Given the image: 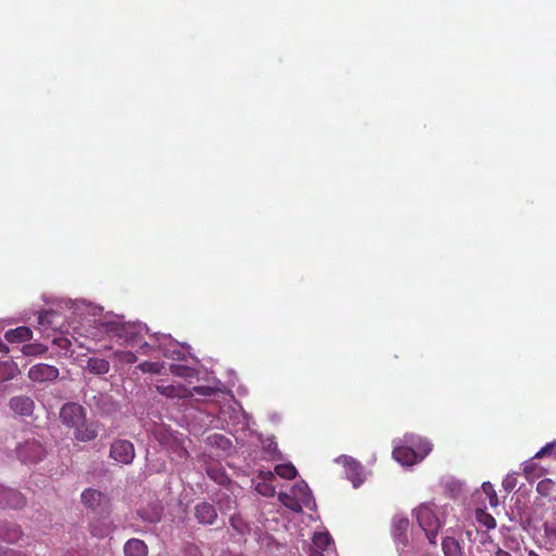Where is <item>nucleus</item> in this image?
<instances>
[{
	"label": "nucleus",
	"instance_id": "f257e3e1",
	"mask_svg": "<svg viewBox=\"0 0 556 556\" xmlns=\"http://www.w3.org/2000/svg\"><path fill=\"white\" fill-rule=\"evenodd\" d=\"M63 425L74 429V437L81 442H89L98 437V427L93 422H87L85 408L77 403H66L60 412Z\"/></svg>",
	"mask_w": 556,
	"mask_h": 556
},
{
	"label": "nucleus",
	"instance_id": "f03ea898",
	"mask_svg": "<svg viewBox=\"0 0 556 556\" xmlns=\"http://www.w3.org/2000/svg\"><path fill=\"white\" fill-rule=\"evenodd\" d=\"M416 518L420 528L425 531L429 543L435 544L441 522L434 513L433 504H421L416 508Z\"/></svg>",
	"mask_w": 556,
	"mask_h": 556
},
{
	"label": "nucleus",
	"instance_id": "7ed1b4c3",
	"mask_svg": "<svg viewBox=\"0 0 556 556\" xmlns=\"http://www.w3.org/2000/svg\"><path fill=\"white\" fill-rule=\"evenodd\" d=\"M17 458L24 464H36L46 456V448L36 438H27L16 446Z\"/></svg>",
	"mask_w": 556,
	"mask_h": 556
},
{
	"label": "nucleus",
	"instance_id": "20e7f679",
	"mask_svg": "<svg viewBox=\"0 0 556 556\" xmlns=\"http://www.w3.org/2000/svg\"><path fill=\"white\" fill-rule=\"evenodd\" d=\"M81 502L87 508L91 509L92 511H96L101 515L110 514L109 498L104 493L96 489H86L81 493Z\"/></svg>",
	"mask_w": 556,
	"mask_h": 556
},
{
	"label": "nucleus",
	"instance_id": "39448f33",
	"mask_svg": "<svg viewBox=\"0 0 556 556\" xmlns=\"http://www.w3.org/2000/svg\"><path fill=\"white\" fill-rule=\"evenodd\" d=\"M430 451L431 447L428 442L422 444V452L420 454L409 446L400 445L393 448L392 456L401 465L412 466L421 460Z\"/></svg>",
	"mask_w": 556,
	"mask_h": 556
},
{
	"label": "nucleus",
	"instance_id": "423d86ee",
	"mask_svg": "<svg viewBox=\"0 0 556 556\" xmlns=\"http://www.w3.org/2000/svg\"><path fill=\"white\" fill-rule=\"evenodd\" d=\"M110 457L119 464H130L135 458V446L130 441L116 440L111 445Z\"/></svg>",
	"mask_w": 556,
	"mask_h": 556
},
{
	"label": "nucleus",
	"instance_id": "0eeeda50",
	"mask_svg": "<svg viewBox=\"0 0 556 556\" xmlns=\"http://www.w3.org/2000/svg\"><path fill=\"white\" fill-rule=\"evenodd\" d=\"M59 369L48 364H37L29 368L28 378L35 382L53 381L59 377Z\"/></svg>",
	"mask_w": 556,
	"mask_h": 556
},
{
	"label": "nucleus",
	"instance_id": "6e6552de",
	"mask_svg": "<svg viewBox=\"0 0 556 556\" xmlns=\"http://www.w3.org/2000/svg\"><path fill=\"white\" fill-rule=\"evenodd\" d=\"M26 504L25 496L14 490L4 488L0 484V507L1 508H13V509H20L24 507Z\"/></svg>",
	"mask_w": 556,
	"mask_h": 556
},
{
	"label": "nucleus",
	"instance_id": "1a4fd4ad",
	"mask_svg": "<svg viewBox=\"0 0 556 556\" xmlns=\"http://www.w3.org/2000/svg\"><path fill=\"white\" fill-rule=\"evenodd\" d=\"M9 407L14 414L28 417L34 413L35 402L29 396L16 395L10 399Z\"/></svg>",
	"mask_w": 556,
	"mask_h": 556
},
{
	"label": "nucleus",
	"instance_id": "9d476101",
	"mask_svg": "<svg viewBox=\"0 0 556 556\" xmlns=\"http://www.w3.org/2000/svg\"><path fill=\"white\" fill-rule=\"evenodd\" d=\"M194 517L201 525H214L217 520V511L213 504L201 502L194 507Z\"/></svg>",
	"mask_w": 556,
	"mask_h": 556
},
{
	"label": "nucleus",
	"instance_id": "9b49d317",
	"mask_svg": "<svg viewBox=\"0 0 556 556\" xmlns=\"http://www.w3.org/2000/svg\"><path fill=\"white\" fill-rule=\"evenodd\" d=\"M409 528V520L404 516H395L392 520V536L394 541L403 545L407 542V530Z\"/></svg>",
	"mask_w": 556,
	"mask_h": 556
},
{
	"label": "nucleus",
	"instance_id": "f8f14e48",
	"mask_svg": "<svg viewBox=\"0 0 556 556\" xmlns=\"http://www.w3.org/2000/svg\"><path fill=\"white\" fill-rule=\"evenodd\" d=\"M21 528L11 521H0V539L8 543H17L22 539Z\"/></svg>",
	"mask_w": 556,
	"mask_h": 556
},
{
	"label": "nucleus",
	"instance_id": "ddd939ff",
	"mask_svg": "<svg viewBox=\"0 0 556 556\" xmlns=\"http://www.w3.org/2000/svg\"><path fill=\"white\" fill-rule=\"evenodd\" d=\"M155 388L157 392L161 394L167 396V397H186L190 393L189 391L184 388L182 386L178 384H172V383H164L163 381L161 383H156Z\"/></svg>",
	"mask_w": 556,
	"mask_h": 556
},
{
	"label": "nucleus",
	"instance_id": "4468645a",
	"mask_svg": "<svg viewBox=\"0 0 556 556\" xmlns=\"http://www.w3.org/2000/svg\"><path fill=\"white\" fill-rule=\"evenodd\" d=\"M33 331L26 326L10 329L5 332L4 338L9 342H25L31 339Z\"/></svg>",
	"mask_w": 556,
	"mask_h": 556
},
{
	"label": "nucleus",
	"instance_id": "2eb2a0df",
	"mask_svg": "<svg viewBox=\"0 0 556 556\" xmlns=\"http://www.w3.org/2000/svg\"><path fill=\"white\" fill-rule=\"evenodd\" d=\"M441 545L444 556H465L458 540L453 536H445Z\"/></svg>",
	"mask_w": 556,
	"mask_h": 556
},
{
	"label": "nucleus",
	"instance_id": "dca6fc26",
	"mask_svg": "<svg viewBox=\"0 0 556 556\" xmlns=\"http://www.w3.org/2000/svg\"><path fill=\"white\" fill-rule=\"evenodd\" d=\"M536 492L543 497L556 501V482L552 479H543L538 483Z\"/></svg>",
	"mask_w": 556,
	"mask_h": 556
},
{
	"label": "nucleus",
	"instance_id": "f3484780",
	"mask_svg": "<svg viewBox=\"0 0 556 556\" xmlns=\"http://www.w3.org/2000/svg\"><path fill=\"white\" fill-rule=\"evenodd\" d=\"M87 370L96 375H104L110 370V363L104 358L91 357L87 362Z\"/></svg>",
	"mask_w": 556,
	"mask_h": 556
},
{
	"label": "nucleus",
	"instance_id": "a211bd4d",
	"mask_svg": "<svg viewBox=\"0 0 556 556\" xmlns=\"http://www.w3.org/2000/svg\"><path fill=\"white\" fill-rule=\"evenodd\" d=\"M90 531L93 536L100 539L108 536L111 532V522L106 518L97 519L91 522Z\"/></svg>",
	"mask_w": 556,
	"mask_h": 556
},
{
	"label": "nucleus",
	"instance_id": "6ab92c4d",
	"mask_svg": "<svg viewBox=\"0 0 556 556\" xmlns=\"http://www.w3.org/2000/svg\"><path fill=\"white\" fill-rule=\"evenodd\" d=\"M278 498L282 505H285L287 508L291 509L292 511H295V513L302 511L303 503L300 502V500L296 497V495L294 493H293V495H291V494L281 492V493H279Z\"/></svg>",
	"mask_w": 556,
	"mask_h": 556
},
{
	"label": "nucleus",
	"instance_id": "aec40b11",
	"mask_svg": "<svg viewBox=\"0 0 556 556\" xmlns=\"http://www.w3.org/2000/svg\"><path fill=\"white\" fill-rule=\"evenodd\" d=\"M475 517L479 523L483 525L489 530L496 527L495 518L482 508L476 509Z\"/></svg>",
	"mask_w": 556,
	"mask_h": 556
},
{
	"label": "nucleus",
	"instance_id": "412c9836",
	"mask_svg": "<svg viewBox=\"0 0 556 556\" xmlns=\"http://www.w3.org/2000/svg\"><path fill=\"white\" fill-rule=\"evenodd\" d=\"M332 543V538L327 532L316 533L313 538V546L314 548L326 551L330 544Z\"/></svg>",
	"mask_w": 556,
	"mask_h": 556
},
{
	"label": "nucleus",
	"instance_id": "4be33fe9",
	"mask_svg": "<svg viewBox=\"0 0 556 556\" xmlns=\"http://www.w3.org/2000/svg\"><path fill=\"white\" fill-rule=\"evenodd\" d=\"M292 493L296 495V497L300 500V502L303 503V505H308L312 500L311 491L305 483L296 484L292 489Z\"/></svg>",
	"mask_w": 556,
	"mask_h": 556
},
{
	"label": "nucleus",
	"instance_id": "5701e85b",
	"mask_svg": "<svg viewBox=\"0 0 556 556\" xmlns=\"http://www.w3.org/2000/svg\"><path fill=\"white\" fill-rule=\"evenodd\" d=\"M275 472L287 480L294 479L298 471L292 464H280L275 467Z\"/></svg>",
	"mask_w": 556,
	"mask_h": 556
},
{
	"label": "nucleus",
	"instance_id": "b1692460",
	"mask_svg": "<svg viewBox=\"0 0 556 556\" xmlns=\"http://www.w3.org/2000/svg\"><path fill=\"white\" fill-rule=\"evenodd\" d=\"M208 477L218 484H225L229 481L226 473L219 467H208L206 470Z\"/></svg>",
	"mask_w": 556,
	"mask_h": 556
},
{
	"label": "nucleus",
	"instance_id": "393cba45",
	"mask_svg": "<svg viewBox=\"0 0 556 556\" xmlns=\"http://www.w3.org/2000/svg\"><path fill=\"white\" fill-rule=\"evenodd\" d=\"M482 490H483L484 494L486 495V497L489 500L490 506L493 507V508L497 507L498 506V498H497L496 492H495L492 483L484 482L482 484Z\"/></svg>",
	"mask_w": 556,
	"mask_h": 556
},
{
	"label": "nucleus",
	"instance_id": "a878e982",
	"mask_svg": "<svg viewBox=\"0 0 556 556\" xmlns=\"http://www.w3.org/2000/svg\"><path fill=\"white\" fill-rule=\"evenodd\" d=\"M47 351V348L40 343H28L23 346L25 355H40Z\"/></svg>",
	"mask_w": 556,
	"mask_h": 556
},
{
	"label": "nucleus",
	"instance_id": "bb28decb",
	"mask_svg": "<svg viewBox=\"0 0 556 556\" xmlns=\"http://www.w3.org/2000/svg\"><path fill=\"white\" fill-rule=\"evenodd\" d=\"M125 556H139V540L130 539L124 546Z\"/></svg>",
	"mask_w": 556,
	"mask_h": 556
},
{
	"label": "nucleus",
	"instance_id": "cd10ccee",
	"mask_svg": "<svg viewBox=\"0 0 556 556\" xmlns=\"http://www.w3.org/2000/svg\"><path fill=\"white\" fill-rule=\"evenodd\" d=\"M523 473L528 480H531L533 478H538L541 476V472H539V468L533 463H529V464L525 465Z\"/></svg>",
	"mask_w": 556,
	"mask_h": 556
},
{
	"label": "nucleus",
	"instance_id": "c85d7f7f",
	"mask_svg": "<svg viewBox=\"0 0 556 556\" xmlns=\"http://www.w3.org/2000/svg\"><path fill=\"white\" fill-rule=\"evenodd\" d=\"M170 371L178 377H189L191 375V368L182 365H170Z\"/></svg>",
	"mask_w": 556,
	"mask_h": 556
},
{
	"label": "nucleus",
	"instance_id": "c756f323",
	"mask_svg": "<svg viewBox=\"0 0 556 556\" xmlns=\"http://www.w3.org/2000/svg\"><path fill=\"white\" fill-rule=\"evenodd\" d=\"M544 531H545L546 538L552 542V544L556 545V522L555 523L546 522L544 525Z\"/></svg>",
	"mask_w": 556,
	"mask_h": 556
},
{
	"label": "nucleus",
	"instance_id": "7c9ffc66",
	"mask_svg": "<svg viewBox=\"0 0 556 556\" xmlns=\"http://www.w3.org/2000/svg\"><path fill=\"white\" fill-rule=\"evenodd\" d=\"M555 447L556 442L547 443L539 452H536L533 458H542L544 456L551 455Z\"/></svg>",
	"mask_w": 556,
	"mask_h": 556
},
{
	"label": "nucleus",
	"instance_id": "2f4dec72",
	"mask_svg": "<svg viewBox=\"0 0 556 556\" xmlns=\"http://www.w3.org/2000/svg\"><path fill=\"white\" fill-rule=\"evenodd\" d=\"M54 316V314L50 311H45V312H41L38 316V324L41 325V326H45V325H51L52 324V320L51 318Z\"/></svg>",
	"mask_w": 556,
	"mask_h": 556
},
{
	"label": "nucleus",
	"instance_id": "473e14b6",
	"mask_svg": "<svg viewBox=\"0 0 556 556\" xmlns=\"http://www.w3.org/2000/svg\"><path fill=\"white\" fill-rule=\"evenodd\" d=\"M140 368H141V372H147V371L159 372L160 371L159 364L150 363V362H141Z\"/></svg>",
	"mask_w": 556,
	"mask_h": 556
},
{
	"label": "nucleus",
	"instance_id": "72a5a7b5",
	"mask_svg": "<svg viewBox=\"0 0 556 556\" xmlns=\"http://www.w3.org/2000/svg\"><path fill=\"white\" fill-rule=\"evenodd\" d=\"M256 490L258 491V493L265 495V496H273L275 491H274V488L266 484V483H260L257 486H256Z\"/></svg>",
	"mask_w": 556,
	"mask_h": 556
},
{
	"label": "nucleus",
	"instance_id": "f704fd0d",
	"mask_svg": "<svg viewBox=\"0 0 556 556\" xmlns=\"http://www.w3.org/2000/svg\"><path fill=\"white\" fill-rule=\"evenodd\" d=\"M1 556H28L26 553L13 548H3L0 552Z\"/></svg>",
	"mask_w": 556,
	"mask_h": 556
},
{
	"label": "nucleus",
	"instance_id": "c9c22d12",
	"mask_svg": "<svg viewBox=\"0 0 556 556\" xmlns=\"http://www.w3.org/2000/svg\"><path fill=\"white\" fill-rule=\"evenodd\" d=\"M54 343L58 344L62 349H67L71 345L70 340L65 338L55 339Z\"/></svg>",
	"mask_w": 556,
	"mask_h": 556
},
{
	"label": "nucleus",
	"instance_id": "e433bc0d",
	"mask_svg": "<svg viewBox=\"0 0 556 556\" xmlns=\"http://www.w3.org/2000/svg\"><path fill=\"white\" fill-rule=\"evenodd\" d=\"M324 551H320V549H317V548H314V547H311L309 549V556H325Z\"/></svg>",
	"mask_w": 556,
	"mask_h": 556
},
{
	"label": "nucleus",
	"instance_id": "4c0bfd02",
	"mask_svg": "<svg viewBox=\"0 0 556 556\" xmlns=\"http://www.w3.org/2000/svg\"><path fill=\"white\" fill-rule=\"evenodd\" d=\"M140 546H141V556H147L148 546L143 543V541H141Z\"/></svg>",
	"mask_w": 556,
	"mask_h": 556
},
{
	"label": "nucleus",
	"instance_id": "58836bf2",
	"mask_svg": "<svg viewBox=\"0 0 556 556\" xmlns=\"http://www.w3.org/2000/svg\"><path fill=\"white\" fill-rule=\"evenodd\" d=\"M496 556H511V554L502 548H498L496 552Z\"/></svg>",
	"mask_w": 556,
	"mask_h": 556
},
{
	"label": "nucleus",
	"instance_id": "ea45409f",
	"mask_svg": "<svg viewBox=\"0 0 556 556\" xmlns=\"http://www.w3.org/2000/svg\"><path fill=\"white\" fill-rule=\"evenodd\" d=\"M149 348H150V346H149L147 343L141 344V346H140L141 354H142V353H147V350H148Z\"/></svg>",
	"mask_w": 556,
	"mask_h": 556
},
{
	"label": "nucleus",
	"instance_id": "a19ab883",
	"mask_svg": "<svg viewBox=\"0 0 556 556\" xmlns=\"http://www.w3.org/2000/svg\"><path fill=\"white\" fill-rule=\"evenodd\" d=\"M0 351H8L4 344L0 341Z\"/></svg>",
	"mask_w": 556,
	"mask_h": 556
},
{
	"label": "nucleus",
	"instance_id": "79ce46f5",
	"mask_svg": "<svg viewBox=\"0 0 556 556\" xmlns=\"http://www.w3.org/2000/svg\"><path fill=\"white\" fill-rule=\"evenodd\" d=\"M3 379H5V376H3V375L1 376L0 375V381L3 380Z\"/></svg>",
	"mask_w": 556,
	"mask_h": 556
}]
</instances>
